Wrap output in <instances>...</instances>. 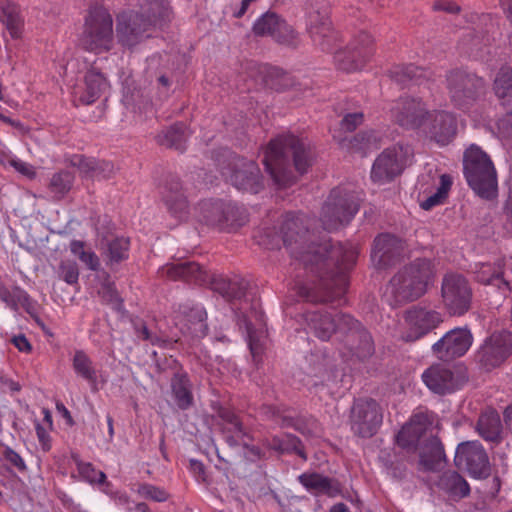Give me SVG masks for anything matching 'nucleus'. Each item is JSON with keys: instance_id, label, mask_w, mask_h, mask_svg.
Masks as SVG:
<instances>
[{"instance_id": "f257e3e1", "label": "nucleus", "mask_w": 512, "mask_h": 512, "mask_svg": "<svg viewBox=\"0 0 512 512\" xmlns=\"http://www.w3.org/2000/svg\"><path fill=\"white\" fill-rule=\"evenodd\" d=\"M310 222L303 213H286L279 234L271 236L266 232L260 243L267 249H274L282 241L295 272L293 290L301 300L340 304L359 249L350 242L332 243L330 239L316 236L310 231Z\"/></svg>"}, {"instance_id": "f03ea898", "label": "nucleus", "mask_w": 512, "mask_h": 512, "mask_svg": "<svg viewBox=\"0 0 512 512\" xmlns=\"http://www.w3.org/2000/svg\"><path fill=\"white\" fill-rule=\"evenodd\" d=\"M308 329L320 340L328 341L336 334L343 348L339 349L342 358L356 357L364 361L374 353L370 333L351 315L342 312H329L322 309L307 310L302 315Z\"/></svg>"}, {"instance_id": "7ed1b4c3", "label": "nucleus", "mask_w": 512, "mask_h": 512, "mask_svg": "<svg viewBox=\"0 0 512 512\" xmlns=\"http://www.w3.org/2000/svg\"><path fill=\"white\" fill-rule=\"evenodd\" d=\"M291 159L295 170L300 175L306 173L312 163L310 149L301 139L292 134L277 136L264 150L263 164L278 188L291 186L297 180L291 169Z\"/></svg>"}, {"instance_id": "20e7f679", "label": "nucleus", "mask_w": 512, "mask_h": 512, "mask_svg": "<svg viewBox=\"0 0 512 512\" xmlns=\"http://www.w3.org/2000/svg\"><path fill=\"white\" fill-rule=\"evenodd\" d=\"M170 7L167 0H145L141 13L125 11L117 16L116 35L125 47L132 48L149 37L152 26L168 19Z\"/></svg>"}, {"instance_id": "39448f33", "label": "nucleus", "mask_w": 512, "mask_h": 512, "mask_svg": "<svg viewBox=\"0 0 512 512\" xmlns=\"http://www.w3.org/2000/svg\"><path fill=\"white\" fill-rule=\"evenodd\" d=\"M433 277L432 262L428 259H416L392 277L386 286L384 299L391 306L415 301L424 295Z\"/></svg>"}, {"instance_id": "423d86ee", "label": "nucleus", "mask_w": 512, "mask_h": 512, "mask_svg": "<svg viewBox=\"0 0 512 512\" xmlns=\"http://www.w3.org/2000/svg\"><path fill=\"white\" fill-rule=\"evenodd\" d=\"M158 273L161 278L181 280L196 285H204L212 281L214 289L228 301L241 300L246 294L247 282L244 279H212L200 264L193 261L168 263L162 266Z\"/></svg>"}, {"instance_id": "0eeeda50", "label": "nucleus", "mask_w": 512, "mask_h": 512, "mask_svg": "<svg viewBox=\"0 0 512 512\" xmlns=\"http://www.w3.org/2000/svg\"><path fill=\"white\" fill-rule=\"evenodd\" d=\"M215 161L221 175L236 189L253 194L263 189L264 180L256 161L238 156L228 149H223Z\"/></svg>"}, {"instance_id": "6e6552de", "label": "nucleus", "mask_w": 512, "mask_h": 512, "mask_svg": "<svg viewBox=\"0 0 512 512\" xmlns=\"http://www.w3.org/2000/svg\"><path fill=\"white\" fill-rule=\"evenodd\" d=\"M463 165L465 178L475 193L482 198H492L497 188V174L490 157L472 144L464 153Z\"/></svg>"}, {"instance_id": "1a4fd4ad", "label": "nucleus", "mask_w": 512, "mask_h": 512, "mask_svg": "<svg viewBox=\"0 0 512 512\" xmlns=\"http://www.w3.org/2000/svg\"><path fill=\"white\" fill-rule=\"evenodd\" d=\"M113 20L106 8L96 3L90 5L85 17L82 44L87 51L100 54L112 49Z\"/></svg>"}, {"instance_id": "9d476101", "label": "nucleus", "mask_w": 512, "mask_h": 512, "mask_svg": "<svg viewBox=\"0 0 512 512\" xmlns=\"http://www.w3.org/2000/svg\"><path fill=\"white\" fill-rule=\"evenodd\" d=\"M360 200L355 191L340 187L331 190L321 211L324 230L335 231L350 223L359 210Z\"/></svg>"}, {"instance_id": "9b49d317", "label": "nucleus", "mask_w": 512, "mask_h": 512, "mask_svg": "<svg viewBox=\"0 0 512 512\" xmlns=\"http://www.w3.org/2000/svg\"><path fill=\"white\" fill-rule=\"evenodd\" d=\"M195 211L199 222L221 231H234L246 222L244 209L232 201L203 200L195 208Z\"/></svg>"}, {"instance_id": "f8f14e48", "label": "nucleus", "mask_w": 512, "mask_h": 512, "mask_svg": "<svg viewBox=\"0 0 512 512\" xmlns=\"http://www.w3.org/2000/svg\"><path fill=\"white\" fill-rule=\"evenodd\" d=\"M446 88L451 102L463 112H469L484 93L485 80L462 68L450 70L446 75Z\"/></svg>"}, {"instance_id": "ddd939ff", "label": "nucleus", "mask_w": 512, "mask_h": 512, "mask_svg": "<svg viewBox=\"0 0 512 512\" xmlns=\"http://www.w3.org/2000/svg\"><path fill=\"white\" fill-rule=\"evenodd\" d=\"M308 33L314 44L323 51H331L337 34L330 21V8L325 0H309L305 5Z\"/></svg>"}, {"instance_id": "4468645a", "label": "nucleus", "mask_w": 512, "mask_h": 512, "mask_svg": "<svg viewBox=\"0 0 512 512\" xmlns=\"http://www.w3.org/2000/svg\"><path fill=\"white\" fill-rule=\"evenodd\" d=\"M412 156L413 151L409 145L396 144L385 149L372 165V181L378 184L392 181L402 173Z\"/></svg>"}, {"instance_id": "2eb2a0df", "label": "nucleus", "mask_w": 512, "mask_h": 512, "mask_svg": "<svg viewBox=\"0 0 512 512\" xmlns=\"http://www.w3.org/2000/svg\"><path fill=\"white\" fill-rule=\"evenodd\" d=\"M374 41L372 36L362 31L355 36L348 46L338 50L334 61L339 70L347 73L361 71L374 55Z\"/></svg>"}, {"instance_id": "dca6fc26", "label": "nucleus", "mask_w": 512, "mask_h": 512, "mask_svg": "<svg viewBox=\"0 0 512 512\" xmlns=\"http://www.w3.org/2000/svg\"><path fill=\"white\" fill-rule=\"evenodd\" d=\"M441 291L443 303L451 315L461 316L470 309L472 289L464 276L447 274L442 281Z\"/></svg>"}, {"instance_id": "f3484780", "label": "nucleus", "mask_w": 512, "mask_h": 512, "mask_svg": "<svg viewBox=\"0 0 512 512\" xmlns=\"http://www.w3.org/2000/svg\"><path fill=\"white\" fill-rule=\"evenodd\" d=\"M429 113L426 103L419 97H400L391 108V117L395 123L406 130L419 132Z\"/></svg>"}, {"instance_id": "a211bd4d", "label": "nucleus", "mask_w": 512, "mask_h": 512, "mask_svg": "<svg viewBox=\"0 0 512 512\" xmlns=\"http://www.w3.org/2000/svg\"><path fill=\"white\" fill-rule=\"evenodd\" d=\"M240 329H244L247 342L255 363L262 360V354L267 343V330L265 315L255 304L248 313H243L238 318Z\"/></svg>"}, {"instance_id": "6ab92c4d", "label": "nucleus", "mask_w": 512, "mask_h": 512, "mask_svg": "<svg viewBox=\"0 0 512 512\" xmlns=\"http://www.w3.org/2000/svg\"><path fill=\"white\" fill-rule=\"evenodd\" d=\"M382 422V409L375 400L359 399L354 403L351 412V428L356 435L362 438L372 437L377 433Z\"/></svg>"}, {"instance_id": "aec40b11", "label": "nucleus", "mask_w": 512, "mask_h": 512, "mask_svg": "<svg viewBox=\"0 0 512 512\" xmlns=\"http://www.w3.org/2000/svg\"><path fill=\"white\" fill-rule=\"evenodd\" d=\"M512 354V333L495 332L487 337L477 352L479 363L487 370L500 366Z\"/></svg>"}, {"instance_id": "412c9836", "label": "nucleus", "mask_w": 512, "mask_h": 512, "mask_svg": "<svg viewBox=\"0 0 512 512\" xmlns=\"http://www.w3.org/2000/svg\"><path fill=\"white\" fill-rule=\"evenodd\" d=\"M495 95L507 111V116L500 118L496 123L497 136L500 139H512V68L502 67L494 81Z\"/></svg>"}, {"instance_id": "4be33fe9", "label": "nucleus", "mask_w": 512, "mask_h": 512, "mask_svg": "<svg viewBox=\"0 0 512 512\" xmlns=\"http://www.w3.org/2000/svg\"><path fill=\"white\" fill-rule=\"evenodd\" d=\"M454 462L459 469L467 470L475 478L486 476L489 472L488 456L478 441L460 443L455 452Z\"/></svg>"}, {"instance_id": "5701e85b", "label": "nucleus", "mask_w": 512, "mask_h": 512, "mask_svg": "<svg viewBox=\"0 0 512 512\" xmlns=\"http://www.w3.org/2000/svg\"><path fill=\"white\" fill-rule=\"evenodd\" d=\"M426 137L441 146L449 144L457 132L456 117L453 113L444 110H430L421 131Z\"/></svg>"}, {"instance_id": "b1692460", "label": "nucleus", "mask_w": 512, "mask_h": 512, "mask_svg": "<svg viewBox=\"0 0 512 512\" xmlns=\"http://www.w3.org/2000/svg\"><path fill=\"white\" fill-rule=\"evenodd\" d=\"M472 343L473 335L468 328H455L434 343L432 349L438 358L447 361L462 357Z\"/></svg>"}, {"instance_id": "393cba45", "label": "nucleus", "mask_w": 512, "mask_h": 512, "mask_svg": "<svg viewBox=\"0 0 512 512\" xmlns=\"http://www.w3.org/2000/svg\"><path fill=\"white\" fill-rule=\"evenodd\" d=\"M206 319L207 313L204 307L192 301L180 304L175 315L176 325L180 326L182 334H189L196 339L206 336L208 331Z\"/></svg>"}, {"instance_id": "a878e982", "label": "nucleus", "mask_w": 512, "mask_h": 512, "mask_svg": "<svg viewBox=\"0 0 512 512\" xmlns=\"http://www.w3.org/2000/svg\"><path fill=\"white\" fill-rule=\"evenodd\" d=\"M253 32L257 36H270L276 42L286 45L294 44L297 37L292 26L279 15L270 11L255 21Z\"/></svg>"}, {"instance_id": "bb28decb", "label": "nucleus", "mask_w": 512, "mask_h": 512, "mask_svg": "<svg viewBox=\"0 0 512 512\" xmlns=\"http://www.w3.org/2000/svg\"><path fill=\"white\" fill-rule=\"evenodd\" d=\"M110 84L106 77L96 68L89 69L83 82L74 87L73 95L76 105H90L108 90Z\"/></svg>"}, {"instance_id": "cd10ccee", "label": "nucleus", "mask_w": 512, "mask_h": 512, "mask_svg": "<svg viewBox=\"0 0 512 512\" xmlns=\"http://www.w3.org/2000/svg\"><path fill=\"white\" fill-rule=\"evenodd\" d=\"M405 322L409 329L405 340L415 341L436 328L442 322V317L436 311L413 307L406 312Z\"/></svg>"}, {"instance_id": "c85d7f7f", "label": "nucleus", "mask_w": 512, "mask_h": 512, "mask_svg": "<svg viewBox=\"0 0 512 512\" xmlns=\"http://www.w3.org/2000/svg\"><path fill=\"white\" fill-rule=\"evenodd\" d=\"M424 384L432 392L445 395L455 392L461 387V380L443 364H434L422 373Z\"/></svg>"}, {"instance_id": "c756f323", "label": "nucleus", "mask_w": 512, "mask_h": 512, "mask_svg": "<svg viewBox=\"0 0 512 512\" xmlns=\"http://www.w3.org/2000/svg\"><path fill=\"white\" fill-rule=\"evenodd\" d=\"M403 250L404 244L401 239L389 233H383L374 240L371 259L378 268H386L401 256Z\"/></svg>"}, {"instance_id": "7c9ffc66", "label": "nucleus", "mask_w": 512, "mask_h": 512, "mask_svg": "<svg viewBox=\"0 0 512 512\" xmlns=\"http://www.w3.org/2000/svg\"><path fill=\"white\" fill-rule=\"evenodd\" d=\"M219 426L226 443L231 446H247V440H252L247 429L238 416L228 408H220L217 412Z\"/></svg>"}, {"instance_id": "2f4dec72", "label": "nucleus", "mask_w": 512, "mask_h": 512, "mask_svg": "<svg viewBox=\"0 0 512 512\" xmlns=\"http://www.w3.org/2000/svg\"><path fill=\"white\" fill-rule=\"evenodd\" d=\"M431 425L432 419L428 413H415L396 435V443L402 448L415 447Z\"/></svg>"}, {"instance_id": "473e14b6", "label": "nucleus", "mask_w": 512, "mask_h": 512, "mask_svg": "<svg viewBox=\"0 0 512 512\" xmlns=\"http://www.w3.org/2000/svg\"><path fill=\"white\" fill-rule=\"evenodd\" d=\"M161 194L169 212L175 218L182 221L188 217V202L178 178L170 177L162 187Z\"/></svg>"}, {"instance_id": "72a5a7b5", "label": "nucleus", "mask_w": 512, "mask_h": 512, "mask_svg": "<svg viewBox=\"0 0 512 512\" xmlns=\"http://www.w3.org/2000/svg\"><path fill=\"white\" fill-rule=\"evenodd\" d=\"M503 268V259L497 258L493 263H475L472 270L477 282L484 285H494L505 294L506 291H510V287L509 283L502 277Z\"/></svg>"}, {"instance_id": "f704fd0d", "label": "nucleus", "mask_w": 512, "mask_h": 512, "mask_svg": "<svg viewBox=\"0 0 512 512\" xmlns=\"http://www.w3.org/2000/svg\"><path fill=\"white\" fill-rule=\"evenodd\" d=\"M334 139H337L340 145L353 152L360 153L362 156L379 149L383 144V135L381 132L376 130L362 131L353 136L350 139L340 138L337 135H333Z\"/></svg>"}, {"instance_id": "c9c22d12", "label": "nucleus", "mask_w": 512, "mask_h": 512, "mask_svg": "<svg viewBox=\"0 0 512 512\" xmlns=\"http://www.w3.org/2000/svg\"><path fill=\"white\" fill-rule=\"evenodd\" d=\"M492 27V24L489 26L486 25L485 31H478L476 28L466 29L459 42V48L461 51L474 59L484 60L485 49L490 43L488 33Z\"/></svg>"}, {"instance_id": "e433bc0d", "label": "nucleus", "mask_w": 512, "mask_h": 512, "mask_svg": "<svg viewBox=\"0 0 512 512\" xmlns=\"http://www.w3.org/2000/svg\"><path fill=\"white\" fill-rule=\"evenodd\" d=\"M298 480L310 493L316 496L335 497L341 491L336 480L319 473H303L298 477Z\"/></svg>"}, {"instance_id": "4c0bfd02", "label": "nucleus", "mask_w": 512, "mask_h": 512, "mask_svg": "<svg viewBox=\"0 0 512 512\" xmlns=\"http://www.w3.org/2000/svg\"><path fill=\"white\" fill-rule=\"evenodd\" d=\"M389 75L396 83L402 86H406L410 82L416 85H423L425 82L430 81L432 72L414 64H408L394 66L390 70Z\"/></svg>"}, {"instance_id": "58836bf2", "label": "nucleus", "mask_w": 512, "mask_h": 512, "mask_svg": "<svg viewBox=\"0 0 512 512\" xmlns=\"http://www.w3.org/2000/svg\"><path fill=\"white\" fill-rule=\"evenodd\" d=\"M420 465L429 471L436 470L445 461L444 447L436 436L427 438L420 448Z\"/></svg>"}, {"instance_id": "ea45409f", "label": "nucleus", "mask_w": 512, "mask_h": 512, "mask_svg": "<svg viewBox=\"0 0 512 512\" xmlns=\"http://www.w3.org/2000/svg\"><path fill=\"white\" fill-rule=\"evenodd\" d=\"M437 485L453 500L462 499L470 493V486L467 481L455 471L444 472L440 476Z\"/></svg>"}, {"instance_id": "a19ab883", "label": "nucleus", "mask_w": 512, "mask_h": 512, "mask_svg": "<svg viewBox=\"0 0 512 512\" xmlns=\"http://www.w3.org/2000/svg\"><path fill=\"white\" fill-rule=\"evenodd\" d=\"M173 400L181 410H187L193 405L192 384L186 373H176L171 379Z\"/></svg>"}, {"instance_id": "79ce46f5", "label": "nucleus", "mask_w": 512, "mask_h": 512, "mask_svg": "<svg viewBox=\"0 0 512 512\" xmlns=\"http://www.w3.org/2000/svg\"><path fill=\"white\" fill-rule=\"evenodd\" d=\"M501 428V420L497 411L489 409L480 414L476 430L484 440L497 442L500 439Z\"/></svg>"}, {"instance_id": "37998d69", "label": "nucleus", "mask_w": 512, "mask_h": 512, "mask_svg": "<svg viewBox=\"0 0 512 512\" xmlns=\"http://www.w3.org/2000/svg\"><path fill=\"white\" fill-rule=\"evenodd\" d=\"M74 182V173L70 170L62 169L51 175L47 188L52 198L60 201L71 191Z\"/></svg>"}, {"instance_id": "c03bdc74", "label": "nucleus", "mask_w": 512, "mask_h": 512, "mask_svg": "<svg viewBox=\"0 0 512 512\" xmlns=\"http://www.w3.org/2000/svg\"><path fill=\"white\" fill-rule=\"evenodd\" d=\"M188 137L187 127L183 123H176L171 127L163 130L156 137L159 145L168 148H174L183 152L186 148V140Z\"/></svg>"}, {"instance_id": "a18cd8bd", "label": "nucleus", "mask_w": 512, "mask_h": 512, "mask_svg": "<svg viewBox=\"0 0 512 512\" xmlns=\"http://www.w3.org/2000/svg\"><path fill=\"white\" fill-rule=\"evenodd\" d=\"M0 21L13 39L20 37L24 20L19 5L10 1L6 2L1 8Z\"/></svg>"}, {"instance_id": "49530a36", "label": "nucleus", "mask_w": 512, "mask_h": 512, "mask_svg": "<svg viewBox=\"0 0 512 512\" xmlns=\"http://www.w3.org/2000/svg\"><path fill=\"white\" fill-rule=\"evenodd\" d=\"M281 426L294 428L309 437H320L322 435V427L319 421L310 415H300L296 418L284 416L281 420Z\"/></svg>"}, {"instance_id": "de8ad7c7", "label": "nucleus", "mask_w": 512, "mask_h": 512, "mask_svg": "<svg viewBox=\"0 0 512 512\" xmlns=\"http://www.w3.org/2000/svg\"><path fill=\"white\" fill-rule=\"evenodd\" d=\"M269 448L280 453H295L303 460L307 459L304 451V446L301 440L293 434H283L281 436H274L268 442Z\"/></svg>"}, {"instance_id": "09e8293b", "label": "nucleus", "mask_w": 512, "mask_h": 512, "mask_svg": "<svg viewBox=\"0 0 512 512\" xmlns=\"http://www.w3.org/2000/svg\"><path fill=\"white\" fill-rule=\"evenodd\" d=\"M0 299L14 311H17L19 307L28 310L31 306V298L24 289L18 286L9 289L1 281Z\"/></svg>"}, {"instance_id": "8fccbe9b", "label": "nucleus", "mask_w": 512, "mask_h": 512, "mask_svg": "<svg viewBox=\"0 0 512 512\" xmlns=\"http://www.w3.org/2000/svg\"><path fill=\"white\" fill-rule=\"evenodd\" d=\"M130 240L125 237H116L107 242L104 256L108 265L118 264L129 257Z\"/></svg>"}, {"instance_id": "3c124183", "label": "nucleus", "mask_w": 512, "mask_h": 512, "mask_svg": "<svg viewBox=\"0 0 512 512\" xmlns=\"http://www.w3.org/2000/svg\"><path fill=\"white\" fill-rule=\"evenodd\" d=\"M72 366L75 373L90 384L97 381V373L91 358L83 351L77 350L72 359Z\"/></svg>"}, {"instance_id": "603ef678", "label": "nucleus", "mask_w": 512, "mask_h": 512, "mask_svg": "<svg viewBox=\"0 0 512 512\" xmlns=\"http://www.w3.org/2000/svg\"><path fill=\"white\" fill-rule=\"evenodd\" d=\"M70 251L91 271H98L100 260L96 253L87 246L84 241L72 240L70 242Z\"/></svg>"}, {"instance_id": "864d4df0", "label": "nucleus", "mask_w": 512, "mask_h": 512, "mask_svg": "<svg viewBox=\"0 0 512 512\" xmlns=\"http://www.w3.org/2000/svg\"><path fill=\"white\" fill-rule=\"evenodd\" d=\"M452 186V178L448 174H442L440 176L439 186L437 190L432 195L428 196L426 199L422 200L420 203V207L423 210H431L433 207L438 206L443 203V201L448 196V192Z\"/></svg>"}, {"instance_id": "5fc2aeb1", "label": "nucleus", "mask_w": 512, "mask_h": 512, "mask_svg": "<svg viewBox=\"0 0 512 512\" xmlns=\"http://www.w3.org/2000/svg\"><path fill=\"white\" fill-rule=\"evenodd\" d=\"M72 459L76 464L77 471L83 481L90 484H103L106 482V474L97 470L92 463L83 462L76 454L72 455Z\"/></svg>"}, {"instance_id": "6e6d98bb", "label": "nucleus", "mask_w": 512, "mask_h": 512, "mask_svg": "<svg viewBox=\"0 0 512 512\" xmlns=\"http://www.w3.org/2000/svg\"><path fill=\"white\" fill-rule=\"evenodd\" d=\"M134 330L136 336L146 342H149L151 345L158 346L161 348H165L169 345V341L164 339L161 336L152 334L145 323L143 322H135Z\"/></svg>"}, {"instance_id": "4d7b16f0", "label": "nucleus", "mask_w": 512, "mask_h": 512, "mask_svg": "<svg viewBox=\"0 0 512 512\" xmlns=\"http://www.w3.org/2000/svg\"><path fill=\"white\" fill-rule=\"evenodd\" d=\"M59 277L68 285H77L79 281V268L76 262L62 261L59 265Z\"/></svg>"}, {"instance_id": "13d9d810", "label": "nucleus", "mask_w": 512, "mask_h": 512, "mask_svg": "<svg viewBox=\"0 0 512 512\" xmlns=\"http://www.w3.org/2000/svg\"><path fill=\"white\" fill-rule=\"evenodd\" d=\"M1 455L4 460L18 472H25L27 466L23 457L9 445H1Z\"/></svg>"}, {"instance_id": "bf43d9fd", "label": "nucleus", "mask_w": 512, "mask_h": 512, "mask_svg": "<svg viewBox=\"0 0 512 512\" xmlns=\"http://www.w3.org/2000/svg\"><path fill=\"white\" fill-rule=\"evenodd\" d=\"M104 302L112 305L115 310H120L122 307V300L117 292L116 286L113 282H105L102 284L99 291Z\"/></svg>"}, {"instance_id": "052dcab7", "label": "nucleus", "mask_w": 512, "mask_h": 512, "mask_svg": "<svg viewBox=\"0 0 512 512\" xmlns=\"http://www.w3.org/2000/svg\"><path fill=\"white\" fill-rule=\"evenodd\" d=\"M70 163L72 166L77 167L84 177L93 178L96 159L85 157L83 155H74L71 158Z\"/></svg>"}, {"instance_id": "680f3d73", "label": "nucleus", "mask_w": 512, "mask_h": 512, "mask_svg": "<svg viewBox=\"0 0 512 512\" xmlns=\"http://www.w3.org/2000/svg\"><path fill=\"white\" fill-rule=\"evenodd\" d=\"M247 70H249L248 72V76L251 77L252 79H254L255 82H257V77H258V74L259 75H265V77H263V81L265 82L266 85H272V83H270L269 79L267 78V76H271V75H279L280 74V70L278 68H272V67H268L266 65H257L253 62H249L247 63Z\"/></svg>"}, {"instance_id": "e2e57ef3", "label": "nucleus", "mask_w": 512, "mask_h": 512, "mask_svg": "<svg viewBox=\"0 0 512 512\" xmlns=\"http://www.w3.org/2000/svg\"><path fill=\"white\" fill-rule=\"evenodd\" d=\"M137 492L141 497L156 502H163L168 498V493L164 489L147 483L139 485Z\"/></svg>"}, {"instance_id": "0e129e2a", "label": "nucleus", "mask_w": 512, "mask_h": 512, "mask_svg": "<svg viewBox=\"0 0 512 512\" xmlns=\"http://www.w3.org/2000/svg\"><path fill=\"white\" fill-rule=\"evenodd\" d=\"M330 379V374L324 363L318 362L317 365L310 368L308 372V379L305 385L307 386H318L319 383H323Z\"/></svg>"}, {"instance_id": "69168bd1", "label": "nucleus", "mask_w": 512, "mask_h": 512, "mask_svg": "<svg viewBox=\"0 0 512 512\" xmlns=\"http://www.w3.org/2000/svg\"><path fill=\"white\" fill-rule=\"evenodd\" d=\"M8 163L11 167H13L18 173L25 176L26 178L33 180L37 176L36 168L20 158L16 156H10L8 159Z\"/></svg>"}, {"instance_id": "338daca9", "label": "nucleus", "mask_w": 512, "mask_h": 512, "mask_svg": "<svg viewBox=\"0 0 512 512\" xmlns=\"http://www.w3.org/2000/svg\"><path fill=\"white\" fill-rule=\"evenodd\" d=\"M114 174V166L111 162L105 160H96L95 172L92 179H109Z\"/></svg>"}, {"instance_id": "774afa93", "label": "nucleus", "mask_w": 512, "mask_h": 512, "mask_svg": "<svg viewBox=\"0 0 512 512\" xmlns=\"http://www.w3.org/2000/svg\"><path fill=\"white\" fill-rule=\"evenodd\" d=\"M363 117V113L361 112L349 113L345 115L340 123L341 129L347 132L354 131L363 122Z\"/></svg>"}]
</instances>
